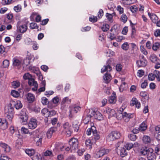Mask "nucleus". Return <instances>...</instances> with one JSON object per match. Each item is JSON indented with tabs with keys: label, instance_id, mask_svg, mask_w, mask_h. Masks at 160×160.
I'll list each match as a JSON object with an SVG mask.
<instances>
[{
	"label": "nucleus",
	"instance_id": "nucleus-1",
	"mask_svg": "<svg viewBox=\"0 0 160 160\" xmlns=\"http://www.w3.org/2000/svg\"><path fill=\"white\" fill-rule=\"evenodd\" d=\"M140 153L143 155H147L148 160H154L156 158V156L154 152L153 149L151 148L143 147L140 150Z\"/></svg>",
	"mask_w": 160,
	"mask_h": 160
},
{
	"label": "nucleus",
	"instance_id": "nucleus-2",
	"mask_svg": "<svg viewBox=\"0 0 160 160\" xmlns=\"http://www.w3.org/2000/svg\"><path fill=\"white\" fill-rule=\"evenodd\" d=\"M69 144L70 147H68L65 148L66 151H69L71 150L72 152L78 148V139L75 138H72L70 139L69 141Z\"/></svg>",
	"mask_w": 160,
	"mask_h": 160
},
{
	"label": "nucleus",
	"instance_id": "nucleus-3",
	"mask_svg": "<svg viewBox=\"0 0 160 160\" xmlns=\"http://www.w3.org/2000/svg\"><path fill=\"white\" fill-rule=\"evenodd\" d=\"M88 115L93 117L95 119L98 120H101L103 119V116L102 114L99 111L93 109H88Z\"/></svg>",
	"mask_w": 160,
	"mask_h": 160
},
{
	"label": "nucleus",
	"instance_id": "nucleus-4",
	"mask_svg": "<svg viewBox=\"0 0 160 160\" xmlns=\"http://www.w3.org/2000/svg\"><path fill=\"white\" fill-rule=\"evenodd\" d=\"M133 117V115L132 114L130 113H127L126 112H124L123 113H120L118 115L117 114V118L118 119H121L123 118L124 121L127 122H128L131 118H132Z\"/></svg>",
	"mask_w": 160,
	"mask_h": 160
},
{
	"label": "nucleus",
	"instance_id": "nucleus-5",
	"mask_svg": "<svg viewBox=\"0 0 160 160\" xmlns=\"http://www.w3.org/2000/svg\"><path fill=\"white\" fill-rule=\"evenodd\" d=\"M63 132L65 133L67 137H69L72 133L71 125L68 122L63 123L62 126Z\"/></svg>",
	"mask_w": 160,
	"mask_h": 160
},
{
	"label": "nucleus",
	"instance_id": "nucleus-6",
	"mask_svg": "<svg viewBox=\"0 0 160 160\" xmlns=\"http://www.w3.org/2000/svg\"><path fill=\"white\" fill-rule=\"evenodd\" d=\"M121 136L120 133L117 131H112L110 133L107 137L108 141H113L119 138Z\"/></svg>",
	"mask_w": 160,
	"mask_h": 160
},
{
	"label": "nucleus",
	"instance_id": "nucleus-7",
	"mask_svg": "<svg viewBox=\"0 0 160 160\" xmlns=\"http://www.w3.org/2000/svg\"><path fill=\"white\" fill-rule=\"evenodd\" d=\"M69 109L70 113L69 117L72 118L75 113H77L80 111L81 107L76 105H72L69 106Z\"/></svg>",
	"mask_w": 160,
	"mask_h": 160
},
{
	"label": "nucleus",
	"instance_id": "nucleus-8",
	"mask_svg": "<svg viewBox=\"0 0 160 160\" xmlns=\"http://www.w3.org/2000/svg\"><path fill=\"white\" fill-rule=\"evenodd\" d=\"M109 152V149L105 148H101L96 152L95 157L98 158L108 154Z\"/></svg>",
	"mask_w": 160,
	"mask_h": 160
},
{
	"label": "nucleus",
	"instance_id": "nucleus-9",
	"mask_svg": "<svg viewBox=\"0 0 160 160\" xmlns=\"http://www.w3.org/2000/svg\"><path fill=\"white\" fill-rule=\"evenodd\" d=\"M20 118L22 121V123L23 124H26L28 118V116L26 113V110L23 109L20 112L19 114Z\"/></svg>",
	"mask_w": 160,
	"mask_h": 160
},
{
	"label": "nucleus",
	"instance_id": "nucleus-10",
	"mask_svg": "<svg viewBox=\"0 0 160 160\" xmlns=\"http://www.w3.org/2000/svg\"><path fill=\"white\" fill-rule=\"evenodd\" d=\"M37 121L36 119L31 118L28 123V128L32 129H35L37 126Z\"/></svg>",
	"mask_w": 160,
	"mask_h": 160
},
{
	"label": "nucleus",
	"instance_id": "nucleus-11",
	"mask_svg": "<svg viewBox=\"0 0 160 160\" xmlns=\"http://www.w3.org/2000/svg\"><path fill=\"white\" fill-rule=\"evenodd\" d=\"M0 146L2 148L4 152H9L11 150V148L8 144L1 142L0 143Z\"/></svg>",
	"mask_w": 160,
	"mask_h": 160
},
{
	"label": "nucleus",
	"instance_id": "nucleus-12",
	"mask_svg": "<svg viewBox=\"0 0 160 160\" xmlns=\"http://www.w3.org/2000/svg\"><path fill=\"white\" fill-rule=\"evenodd\" d=\"M148 15L152 21L153 23H156L158 19V17L154 13L150 12L149 10H148Z\"/></svg>",
	"mask_w": 160,
	"mask_h": 160
},
{
	"label": "nucleus",
	"instance_id": "nucleus-13",
	"mask_svg": "<svg viewBox=\"0 0 160 160\" xmlns=\"http://www.w3.org/2000/svg\"><path fill=\"white\" fill-rule=\"evenodd\" d=\"M8 127L7 122L4 119L0 118V128L2 129H5Z\"/></svg>",
	"mask_w": 160,
	"mask_h": 160
},
{
	"label": "nucleus",
	"instance_id": "nucleus-14",
	"mask_svg": "<svg viewBox=\"0 0 160 160\" xmlns=\"http://www.w3.org/2000/svg\"><path fill=\"white\" fill-rule=\"evenodd\" d=\"M5 112L6 114H14L13 109L11 105H8L5 108Z\"/></svg>",
	"mask_w": 160,
	"mask_h": 160
},
{
	"label": "nucleus",
	"instance_id": "nucleus-15",
	"mask_svg": "<svg viewBox=\"0 0 160 160\" xmlns=\"http://www.w3.org/2000/svg\"><path fill=\"white\" fill-rule=\"evenodd\" d=\"M22 64V62L19 59L14 58L13 59V65L14 66L17 68L20 67Z\"/></svg>",
	"mask_w": 160,
	"mask_h": 160
},
{
	"label": "nucleus",
	"instance_id": "nucleus-16",
	"mask_svg": "<svg viewBox=\"0 0 160 160\" xmlns=\"http://www.w3.org/2000/svg\"><path fill=\"white\" fill-rule=\"evenodd\" d=\"M17 28L20 32L23 33L27 31L28 27L26 25L24 24L20 25L19 26H17Z\"/></svg>",
	"mask_w": 160,
	"mask_h": 160
},
{
	"label": "nucleus",
	"instance_id": "nucleus-17",
	"mask_svg": "<svg viewBox=\"0 0 160 160\" xmlns=\"http://www.w3.org/2000/svg\"><path fill=\"white\" fill-rule=\"evenodd\" d=\"M104 113H107L110 116H113L116 114V112L114 109L108 108H106V110L104 112Z\"/></svg>",
	"mask_w": 160,
	"mask_h": 160
},
{
	"label": "nucleus",
	"instance_id": "nucleus-18",
	"mask_svg": "<svg viewBox=\"0 0 160 160\" xmlns=\"http://www.w3.org/2000/svg\"><path fill=\"white\" fill-rule=\"evenodd\" d=\"M131 106H133L134 105L138 108H139L140 107L141 104L140 102H138V100L135 98H133L131 101Z\"/></svg>",
	"mask_w": 160,
	"mask_h": 160
},
{
	"label": "nucleus",
	"instance_id": "nucleus-19",
	"mask_svg": "<svg viewBox=\"0 0 160 160\" xmlns=\"http://www.w3.org/2000/svg\"><path fill=\"white\" fill-rule=\"evenodd\" d=\"M45 134L44 132H42L39 135V139L37 141L36 143L38 146H40L41 145L42 142V140L45 138Z\"/></svg>",
	"mask_w": 160,
	"mask_h": 160
},
{
	"label": "nucleus",
	"instance_id": "nucleus-20",
	"mask_svg": "<svg viewBox=\"0 0 160 160\" xmlns=\"http://www.w3.org/2000/svg\"><path fill=\"white\" fill-rule=\"evenodd\" d=\"M45 86L46 82L45 81H42L40 83V87L38 91V93L45 91Z\"/></svg>",
	"mask_w": 160,
	"mask_h": 160
},
{
	"label": "nucleus",
	"instance_id": "nucleus-21",
	"mask_svg": "<svg viewBox=\"0 0 160 160\" xmlns=\"http://www.w3.org/2000/svg\"><path fill=\"white\" fill-rule=\"evenodd\" d=\"M108 101L111 103H114L116 102V96L115 92H113L111 96L109 97Z\"/></svg>",
	"mask_w": 160,
	"mask_h": 160
},
{
	"label": "nucleus",
	"instance_id": "nucleus-22",
	"mask_svg": "<svg viewBox=\"0 0 160 160\" xmlns=\"http://www.w3.org/2000/svg\"><path fill=\"white\" fill-rule=\"evenodd\" d=\"M57 130L55 128H52L48 129L47 133V136L48 138L51 137L52 133L55 132Z\"/></svg>",
	"mask_w": 160,
	"mask_h": 160
},
{
	"label": "nucleus",
	"instance_id": "nucleus-23",
	"mask_svg": "<svg viewBox=\"0 0 160 160\" xmlns=\"http://www.w3.org/2000/svg\"><path fill=\"white\" fill-rule=\"evenodd\" d=\"M147 61L144 59L139 60L137 62V63L139 67H144L146 66Z\"/></svg>",
	"mask_w": 160,
	"mask_h": 160
},
{
	"label": "nucleus",
	"instance_id": "nucleus-24",
	"mask_svg": "<svg viewBox=\"0 0 160 160\" xmlns=\"http://www.w3.org/2000/svg\"><path fill=\"white\" fill-rule=\"evenodd\" d=\"M142 141L145 144H148L151 142V139L150 137L145 135L142 138Z\"/></svg>",
	"mask_w": 160,
	"mask_h": 160
},
{
	"label": "nucleus",
	"instance_id": "nucleus-25",
	"mask_svg": "<svg viewBox=\"0 0 160 160\" xmlns=\"http://www.w3.org/2000/svg\"><path fill=\"white\" fill-rule=\"evenodd\" d=\"M112 70V67L109 65L104 66L101 69V72L103 73L105 71L110 72Z\"/></svg>",
	"mask_w": 160,
	"mask_h": 160
},
{
	"label": "nucleus",
	"instance_id": "nucleus-26",
	"mask_svg": "<svg viewBox=\"0 0 160 160\" xmlns=\"http://www.w3.org/2000/svg\"><path fill=\"white\" fill-rule=\"evenodd\" d=\"M103 78L106 82H108L111 79V76L108 73H106L103 76Z\"/></svg>",
	"mask_w": 160,
	"mask_h": 160
},
{
	"label": "nucleus",
	"instance_id": "nucleus-27",
	"mask_svg": "<svg viewBox=\"0 0 160 160\" xmlns=\"http://www.w3.org/2000/svg\"><path fill=\"white\" fill-rule=\"evenodd\" d=\"M86 112L87 113V116L85 117L83 119V122L86 124H88L90 120V118L92 116L88 115V110H86Z\"/></svg>",
	"mask_w": 160,
	"mask_h": 160
},
{
	"label": "nucleus",
	"instance_id": "nucleus-28",
	"mask_svg": "<svg viewBox=\"0 0 160 160\" xmlns=\"http://www.w3.org/2000/svg\"><path fill=\"white\" fill-rule=\"evenodd\" d=\"M25 152L29 156H32L35 154V150L32 149H27Z\"/></svg>",
	"mask_w": 160,
	"mask_h": 160
},
{
	"label": "nucleus",
	"instance_id": "nucleus-29",
	"mask_svg": "<svg viewBox=\"0 0 160 160\" xmlns=\"http://www.w3.org/2000/svg\"><path fill=\"white\" fill-rule=\"evenodd\" d=\"M27 99L29 103H31L34 101V97L32 94L31 93H28L27 94Z\"/></svg>",
	"mask_w": 160,
	"mask_h": 160
},
{
	"label": "nucleus",
	"instance_id": "nucleus-30",
	"mask_svg": "<svg viewBox=\"0 0 160 160\" xmlns=\"http://www.w3.org/2000/svg\"><path fill=\"white\" fill-rule=\"evenodd\" d=\"M42 115L45 117H49V111L47 108H44L41 111Z\"/></svg>",
	"mask_w": 160,
	"mask_h": 160
},
{
	"label": "nucleus",
	"instance_id": "nucleus-31",
	"mask_svg": "<svg viewBox=\"0 0 160 160\" xmlns=\"http://www.w3.org/2000/svg\"><path fill=\"white\" fill-rule=\"evenodd\" d=\"M28 83L31 86H38L37 82L35 81L32 78L28 80Z\"/></svg>",
	"mask_w": 160,
	"mask_h": 160
},
{
	"label": "nucleus",
	"instance_id": "nucleus-32",
	"mask_svg": "<svg viewBox=\"0 0 160 160\" xmlns=\"http://www.w3.org/2000/svg\"><path fill=\"white\" fill-rule=\"evenodd\" d=\"M28 83L31 86H38L37 82L35 81L32 78L28 80Z\"/></svg>",
	"mask_w": 160,
	"mask_h": 160
},
{
	"label": "nucleus",
	"instance_id": "nucleus-33",
	"mask_svg": "<svg viewBox=\"0 0 160 160\" xmlns=\"http://www.w3.org/2000/svg\"><path fill=\"white\" fill-rule=\"evenodd\" d=\"M59 100L60 98L58 96H57L53 98L51 102H52L53 104L57 106L58 105Z\"/></svg>",
	"mask_w": 160,
	"mask_h": 160
},
{
	"label": "nucleus",
	"instance_id": "nucleus-34",
	"mask_svg": "<svg viewBox=\"0 0 160 160\" xmlns=\"http://www.w3.org/2000/svg\"><path fill=\"white\" fill-rule=\"evenodd\" d=\"M43 155L46 157H51L53 156V152L52 150H47L44 152Z\"/></svg>",
	"mask_w": 160,
	"mask_h": 160
},
{
	"label": "nucleus",
	"instance_id": "nucleus-35",
	"mask_svg": "<svg viewBox=\"0 0 160 160\" xmlns=\"http://www.w3.org/2000/svg\"><path fill=\"white\" fill-rule=\"evenodd\" d=\"M92 134L93 135V138L95 141L98 140L100 138V136L99 135L98 132L96 130V128L94 131H93Z\"/></svg>",
	"mask_w": 160,
	"mask_h": 160
},
{
	"label": "nucleus",
	"instance_id": "nucleus-36",
	"mask_svg": "<svg viewBox=\"0 0 160 160\" xmlns=\"http://www.w3.org/2000/svg\"><path fill=\"white\" fill-rule=\"evenodd\" d=\"M92 143L90 139H88L86 141L85 144L88 149H91Z\"/></svg>",
	"mask_w": 160,
	"mask_h": 160
},
{
	"label": "nucleus",
	"instance_id": "nucleus-37",
	"mask_svg": "<svg viewBox=\"0 0 160 160\" xmlns=\"http://www.w3.org/2000/svg\"><path fill=\"white\" fill-rule=\"evenodd\" d=\"M147 128V126L145 122H142L140 125L139 127V130L141 131L145 130Z\"/></svg>",
	"mask_w": 160,
	"mask_h": 160
},
{
	"label": "nucleus",
	"instance_id": "nucleus-38",
	"mask_svg": "<svg viewBox=\"0 0 160 160\" xmlns=\"http://www.w3.org/2000/svg\"><path fill=\"white\" fill-rule=\"evenodd\" d=\"M61 102L65 104H70L71 102V100L68 97H66L63 98Z\"/></svg>",
	"mask_w": 160,
	"mask_h": 160
},
{
	"label": "nucleus",
	"instance_id": "nucleus-39",
	"mask_svg": "<svg viewBox=\"0 0 160 160\" xmlns=\"http://www.w3.org/2000/svg\"><path fill=\"white\" fill-rule=\"evenodd\" d=\"M14 106L16 109H18L22 108V105L21 101H20L18 100L16 101V102L14 104Z\"/></svg>",
	"mask_w": 160,
	"mask_h": 160
},
{
	"label": "nucleus",
	"instance_id": "nucleus-40",
	"mask_svg": "<svg viewBox=\"0 0 160 160\" xmlns=\"http://www.w3.org/2000/svg\"><path fill=\"white\" fill-rule=\"evenodd\" d=\"M155 77H156L158 82L160 81V72L157 70H155L154 72Z\"/></svg>",
	"mask_w": 160,
	"mask_h": 160
},
{
	"label": "nucleus",
	"instance_id": "nucleus-41",
	"mask_svg": "<svg viewBox=\"0 0 160 160\" xmlns=\"http://www.w3.org/2000/svg\"><path fill=\"white\" fill-rule=\"evenodd\" d=\"M120 150V155L122 157H124L127 154V152L125 148H122Z\"/></svg>",
	"mask_w": 160,
	"mask_h": 160
},
{
	"label": "nucleus",
	"instance_id": "nucleus-42",
	"mask_svg": "<svg viewBox=\"0 0 160 160\" xmlns=\"http://www.w3.org/2000/svg\"><path fill=\"white\" fill-rule=\"evenodd\" d=\"M96 128L94 126H92L90 128H88L86 132V134L88 135H90L92 132L93 133V131H94Z\"/></svg>",
	"mask_w": 160,
	"mask_h": 160
},
{
	"label": "nucleus",
	"instance_id": "nucleus-43",
	"mask_svg": "<svg viewBox=\"0 0 160 160\" xmlns=\"http://www.w3.org/2000/svg\"><path fill=\"white\" fill-rule=\"evenodd\" d=\"M12 87L14 88L18 87L20 85V82L18 81H14L12 83Z\"/></svg>",
	"mask_w": 160,
	"mask_h": 160
},
{
	"label": "nucleus",
	"instance_id": "nucleus-44",
	"mask_svg": "<svg viewBox=\"0 0 160 160\" xmlns=\"http://www.w3.org/2000/svg\"><path fill=\"white\" fill-rule=\"evenodd\" d=\"M41 102L43 105H46L49 103V101L48 99L45 97H43L41 98Z\"/></svg>",
	"mask_w": 160,
	"mask_h": 160
},
{
	"label": "nucleus",
	"instance_id": "nucleus-45",
	"mask_svg": "<svg viewBox=\"0 0 160 160\" xmlns=\"http://www.w3.org/2000/svg\"><path fill=\"white\" fill-rule=\"evenodd\" d=\"M11 95L14 97L17 98L19 96V93L18 92L14 90H12L11 91Z\"/></svg>",
	"mask_w": 160,
	"mask_h": 160
},
{
	"label": "nucleus",
	"instance_id": "nucleus-46",
	"mask_svg": "<svg viewBox=\"0 0 160 160\" xmlns=\"http://www.w3.org/2000/svg\"><path fill=\"white\" fill-rule=\"evenodd\" d=\"M122 48L124 50H127L129 48V45L128 42H125L123 43L122 45Z\"/></svg>",
	"mask_w": 160,
	"mask_h": 160
},
{
	"label": "nucleus",
	"instance_id": "nucleus-47",
	"mask_svg": "<svg viewBox=\"0 0 160 160\" xmlns=\"http://www.w3.org/2000/svg\"><path fill=\"white\" fill-rule=\"evenodd\" d=\"M160 44L159 42H155L152 46V49L154 51L157 50L160 46Z\"/></svg>",
	"mask_w": 160,
	"mask_h": 160
},
{
	"label": "nucleus",
	"instance_id": "nucleus-48",
	"mask_svg": "<svg viewBox=\"0 0 160 160\" xmlns=\"http://www.w3.org/2000/svg\"><path fill=\"white\" fill-rule=\"evenodd\" d=\"M120 20L122 22L125 23L128 20V18L126 15L125 14H122L121 16Z\"/></svg>",
	"mask_w": 160,
	"mask_h": 160
},
{
	"label": "nucleus",
	"instance_id": "nucleus-49",
	"mask_svg": "<svg viewBox=\"0 0 160 160\" xmlns=\"http://www.w3.org/2000/svg\"><path fill=\"white\" fill-rule=\"evenodd\" d=\"M14 10L16 12H19L21 11L22 10V7L20 5H18L14 7Z\"/></svg>",
	"mask_w": 160,
	"mask_h": 160
},
{
	"label": "nucleus",
	"instance_id": "nucleus-50",
	"mask_svg": "<svg viewBox=\"0 0 160 160\" xmlns=\"http://www.w3.org/2000/svg\"><path fill=\"white\" fill-rule=\"evenodd\" d=\"M150 60L153 62H155L157 61L158 58L155 55H152L150 57Z\"/></svg>",
	"mask_w": 160,
	"mask_h": 160
},
{
	"label": "nucleus",
	"instance_id": "nucleus-51",
	"mask_svg": "<svg viewBox=\"0 0 160 160\" xmlns=\"http://www.w3.org/2000/svg\"><path fill=\"white\" fill-rule=\"evenodd\" d=\"M133 146L134 145L132 143H127L126 144L125 147L127 150H129L133 147Z\"/></svg>",
	"mask_w": 160,
	"mask_h": 160
},
{
	"label": "nucleus",
	"instance_id": "nucleus-52",
	"mask_svg": "<svg viewBox=\"0 0 160 160\" xmlns=\"http://www.w3.org/2000/svg\"><path fill=\"white\" fill-rule=\"evenodd\" d=\"M9 64V61L7 59L4 60L2 62V66L3 68H6L8 67Z\"/></svg>",
	"mask_w": 160,
	"mask_h": 160
},
{
	"label": "nucleus",
	"instance_id": "nucleus-53",
	"mask_svg": "<svg viewBox=\"0 0 160 160\" xmlns=\"http://www.w3.org/2000/svg\"><path fill=\"white\" fill-rule=\"evenodd\" d=\"M109 26L108 24H105L103 25L102 27V29L104 32L107 31L109 29Z\"/></svg>",
	"mask_w": 160,
	"mask_h": 160
},
{
	"label": "nucleus",
	"instance_id": "nucleus-54",
	"mask_svg": "<svg viewBox=\"0 0 160 160\" xmlns=\"http://www.w3.org/2000/svg\"><path fill=\"white\" fill-rule=\"evenodd\" d=\"M30 27L31 29H37L38 27L37 24L35 22H32L30 24Z\"/></svg>",
	"mask_w": 160,
	"mask_h": 160
},
{
	"label": "nucleus",
	"instance_id": "nucleus-55",
	"mask_svg": "<svg viewBox=\"0 0 160 160\" xmlns=\"http://www.w3.org/2000/svg\"><path fill=\"white\" fill-rule=\"evenodd\" d=\"M140 50L141 52L143 54H144L145 55H146L148 53V52L144 48L143 46H141Z\"/></svg>",
	"mask_w": 160,
	"mask_h": 160
},
{
	"label": "nucleus",
	"instance_id": "nucleus-56",
	"mask_svg": "<svg viewBox=\"0 0 160 160\" xmlns=\"http://www.w3.org/2000/svg\"><path fill=\"white\" fill-rule=\"evenodd\" d=\"M148 82L147 80H145L142 82L141 85V88H146L148 86Z\"/></svg>",
	"mask_w": 160,
	"mask_h": 160
},
{
	"label": "nucleus",
	"instance_id": "nucleus-57",
	"mask_svg": "<svg viewBox=\"0 0 160 160\" xmlns=\"http://www.w3.org/2000/svg\"><path fill=\"white\" fill-rule=\"evenodd\" d=\"M77 122H76L73 123L72 126L75 131L77 132L78 131L79 127L77 123Z\"/></svg>",
	"mask_w": 160,
	"mask_h": 160
},
{
	"label": "nucleus",
	"instance_id": "nucleus-58",
	"mask_svg": "<svg viewBox=\"0 0 160 160\" xmlns=\"http://www.w3.org/2000/svg\"><path fill=\"white\" fill-rule=\"evenodd\" d=\"M129 138L132 141H135L136 139V136L134 134H131L128 135Z\"/></svg>",
	"mask_w": 160,
	"mask_h": 160
},
{
	"label": "nucleus",
	"instance_id": "nucleus-59",
	"mask_svg": "<svg viewBox=\"0 0 160 160\" xmlns=\"http://www.w3.org/2000/svg\"><path fill=\"white\" fill-rule=\"evenodd\" d=\"M23 77L24 79H28L29 80L32 78V76L29 73H27L24 75Z\"/></svg>",
	"mask_w": 160,
	"mask_h": 160
},
{
	"label": "nucleus",
	"instance_id": "nucleus-60",
	"mask_svg": "<svg viewBox=\"0 0 160 160\" xmlns=\"http://www.w3.org/2000/svg\"><path fill=\"white\" fill-rule=\"evenodd\" d=\"M42 158L40 154H37L32 158V160H41Z\"/></svg>",
	"mask_w": 160,
	"mask_h": 160
},
{
	"label": "nucleus",
	"instance_id": "nucleus-61",
	"mask_svg": "<svg viewBox=\"0 0 160 160\" xmlns=\"http://www.w3.org/2000/svg\"><path fill=\"white\" fill-rule=\"evenodd\" d=\"M148 80L150 81L154 80L155 78L154 75L152 73H150L148 75Z\"/></svg>",
	"mask_w": 160,
	"mask_h": 160
},
{
	"label": "nucleus",
	"instance_id": "nucleus-62",
	"mask_svg": "<svg viewBox=\"0 0 160 160\" xmlns=\"http://www.w3.org/2000/svg\"><path fill=\"white\" fill-rule=\"evenodd\" d=\"M21 131L23 133L25 134H28L29 132L28 128H25L24 127H22L21 129Z\"/></svg>",
	"mask_w": 160,
	"mask_h": 160
},
{
	"label": "nucleus",
	"instance_id": "nucleus-63",
	"mask_svg": "<svg viewBox=\"0 0 160 160\" xmlns=\"http://www.w3.org/2000/svg\"><path fill=\"white\" fill-rule=\"evenodd\" d=\"M89 20L90 22H96L97 21V18L96 17L91 16L89 17Z\"/></svg>",
	"mask_w": 160,
	"mask_h": 160
},
{
	"label": "nucleus",
	"instance_id": "nucleus-64",
	"mask_svg": "<svg viewBox=\"0 0 160 160\" xmlns=\"http://www.w3.org/2000/svg\"><path fill=\"white\" fill-rule=\"evenodd\" d=\"M137 74V76L138 77H141L144 75V72L143 70H138Z\"/></svg>",
	"mask_w": 160,
	"mask_h": 160
}]
</instances>
